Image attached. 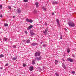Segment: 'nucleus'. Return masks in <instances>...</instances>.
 I'll use <instances>...</instances> for the list:
<instances>
[{"label":"nucleus","instance_id":"obj_1","mask_svg":"<svg viewBox=\"0 0 76 76\" xmlns=\"http://www.w3.org/2000/svg\"><path fill=\"white\" fill-rule=\"evenodd\" d=\"M68 24L69 26L70 27H75V25L76 24L73 23V22H72L71 21H69L68 22Z\"/></svg>","mask_w":76,"mask_h":76},{"label":"nucleus","instance_id":"obj_2","mask_svg":"<svg viewBox=\"0 0 76 76\" xmlns=\"http://www.w3.org/2000/svg\"><path fill=\"white\" fill-rule=\"evenodd\" d=\"M41 55V52H36L34 55V56L35 57H38L39 56H40Z\"/></svg>","mask_w":76,"mask_h":76},{"label":"nucleus","instance_id":"obj_3","mask_svg":"<svg viewBox=\"0 0 76 76\" xmlns=\"http://www.w3.org/2000/svg\"><path fill=\"white\" fill-rule=\"evenodd\" d=\"M42 58V57L39 56V57H36L35 58V59L36 61H39L41 60Z\"/></svg>","mask_w":76,"mask_h":76},{"label":"nucleus","instance_id":"obj_4","mask_svg":"<svg viewBox=\"0 0 76 76\" xmlns=\"http://www.w3.org/2000/svg\"><path fill=\"white\" fill-rule=\"evenodd\" d=\"M48 28H46L45 30V31H43V33L44 35H47L48 34Z\"/></svg>","mask_w":76,"mask_h":76},{"label":"nucleus","instance_id":"obj_5","mask_svg":"<svg viewBox=\"0 0 76 76\" xmlns=\"http://www.w3.org/2000/svg\"><path fill=\"white\" fill-rule=\"evenodd\" d=\"M26 21L27 22H30V23H32V22H33V20L31 19H28V18L26 19Z\"/></svg>","mask_w":76,"mask_h":76},{"label":"nucleus","instance_id":"obj_6","mask_svg":"<svg viewBox=\"0 0 76 76\" xmlns=\"http://www.w3.org/2000/svg\"><path fill=\"white\" fill-rule=\"evenodd\" d=\"M22 12V10L20 9V8H19L17 9V12H16V13H20Z\"/></svg>","mask_w":76,"mask_h":76},{"label":"nucleus","instance_id":"obj_7","mask_svg":"<svg viewBox=\"0 0 76 76\" xmlns=\"http://www.w3.org/2000/svg\"><path fill=\"white\" fill-rule=\"evenodd\" d=\"M56 22L58 26V27H60V21H59L58 19H56Z\"/></svg>","mask_w":76,"mask_h":76},{"label":"nucleus","instance_id":"obj_8","mask_svg":"<svg viewBox=\"0 0 76 76\" xmlns=\"http://www.w3.org/2000/svg\"><path fill=\"white\" fill-rule=\"evenodd\" d=\"M67 61H70V62H73V59H72L70 58H69L67 59Z\"/></svg>","mask_w":76,"mask_h":76},{"label":"nucleus","instance_id":"obj_9","mask_svg":"<svg viewBox=\"0 0 76 76\" xmlns=\"http://www.w3.org/2000/svg\"><path fill=\"white\" fill-rule=\"evenodd\" d=\"M30 34L32 37L33 35H35V33L32 31V30H30Z\"/></svg>","mask_w":76,"mask_h":76},{"label":"nucleus","instance_id":"obj_10","mask_svg":"<svg viewBox=\"0 0 76 76\" xmlns=\"http://www.w3.org/2000/svg\"><path fill=\"white\" fill-rule=\"evenodd\" d=\"M52 4L53 5H55V4H58V2L57 1H53L52 2Z\"/></svg>","mask_w":76,"mask_h":76},{"label":"nucleus","instance_id":"obj_11","mask_svg":"<svg viewBox=\"0 0 76 76\" xmlns=\"http://www.w3.org/2000/svg\"><path fill=\"white\" fill-rule=\"evenodd\" d=\"M62 65L63 68L65 70H66V65H65L64 64V63H62Z\"/></svg>","mask_w":76,"mask_h":76},{"label":"nucleus","instance_id":"obj_12","mask_svg":"<svg viewBox=\"0 0 76 76\" xmlns=\"http://www.w3.org/2000/svg\"><path fill=\"white\" fill-rule=\"evenodd\" d=\"M32 27H33V26H32V25H31L30 26L27 28L28 30H29V29H31V28H32Z\"/></svg>","mask_w":76,"mask_h":76},{"label":"nucleus","instance_id":"obj_13","mask_svg":"<svg viewBox=\"0 0 76 76\" xmlns=\"http://www.w3.org/2000/svg\"><path fill=\"white\" fill-rule=\"evenodd\" d=\"M29 70L30 71H32L34 70V67L33 66H30L29 68Z\"/></svg>","mask_w":76,"mask_h":76},{"label":"nucleus","instance_id":"obj_14","mask_svg":"<svg viewBox=\"0 0 76 76\" xmlns=\"http://www.w3.org/2000/svg\"><path fill=\"white\" fill-rule=\"evenodd\" d=\"M37 44L38 43H37L33 42L31 44V45H32V46H35V45H37Z\"/></svg>","mask_w":76,"mask_h":76},{"label":"nucleus","instance_id":"obj_15","mask_svg":"<svg viewBox=\"0 0 76 76\" xmlns=\"http://www.w3.org/2000/svg\"><path fill=\"white\" fill-rule=\"evenodd\" d=\"M12 60H16L17 59V56H16L14 58H12Z\"/></svg>","mask_w":76,"mask_h":76},{"label":"nucleus","instance_id":"obj_16","mask_svg":"<svg viewBox=\"0 0 76 76\" xmlns=\"http://www.w3.org/2000/svg\"><path fill=\"white\" fill-rule=\"evenodd\" d=\"M35 4L36 5V7H39V5H38V2H36L35 3Z\"/></svg>","mask_w":76,"mask_h":76},{"label":"nucleus","instance_id":"obj_17","mask_svg":"<svg viewBox=\"0 0 76 76\" xmlns=\"http://www.w3.org/2000/svg\"><path fill=\"white\" fill-rule=\"evenodd\" d=\"M35 59L33 60L32 62V64H35Z\"/></svg>","mask_w":76,"mask_h":76},{"label":"nucleus","instance_id":"obj_18","mask_svg":"<svg viewBox=\"0 0 76 76\" xmlns=\"http://www.w3.org/2000/svg\"><path fill=\"white\" fill-rule=\"evenodd\" d=\"M42 9L44 12H45L46 11V8H45V7H42Z\"/></svg>","mask_w":76,"mask_h":76},{"label":"nucleus","instance_id":"obj_19","mask_svg":"<svg viewBox=\"0 0 76 76\" xmlns=\"http://www.w3.org/2000/svg\"><path fill=\"white\" fill-rule=\"evenodd\" d=\"M30 40L29 39H28L26 41V43H27L28 44L30 42Z\"/></svg>","mask_w":76,"mask_h":76},{"label":"nucleus","instance_id":"obj_20","mask_svg":"<svg viewBox=\"0 0 76 76\" xmlns=\"http://www.w3.org/2000/svg\"><path fill=\"white\" fill-rule=\"evenodd\" d=\"M4 26H8L9 24H7V23H4Z\"/></svg>","mask_w":76,"mask_h":76},{"label":"nucleus","instance_id":"obj_21","mask_svg":"<svg viewBox=\"0 0 76 76\" xmlns=\"http://www.w3.org/2000/svg\"><path fill=\"white\" fill-rule=\"evenodd\" d=\"M2 57H4V56L3 54L0 55V58H2Z\"/></svg>","mask_w":76,"mask_h":76},{"label":"nucleus","instance_id":"obj_22","mask_svg":"<svg viewBox=\"0 0 76 76\" xmlns=\"http://www.w3.org/2000/svg\"><path fill=\"white\" fill-rule=\"evenodd\" d=\"M4 40L5 41H6L7 40V39L6 37H4Z\"/></svg>","mask_w":76,"mask_h":76},{"label":"nucleus","instance_id":"obj_23","mask_svg":"<svg viewBox=\"0 0 76 76\" xmlns=\"http://www.w3.org/2000/svg\"><path fill=\"white\" fill-rule=\"evenodd\" d=\"M55 64H57L58 63V61H57V60H56L55 61Z\"/></svg>","mask_w":76,"mask_h":76},{"label":"nucleus","instance_id":"obj_24","mask_svg":"<svg viewBox=\"0 0 76 76\" xmlns=\"http://www.w3.org/2000/svg\"><path fill=\"white\" fill-rule=\"evenodd\" d=\"M3 8V6H2V5H0V9H2Z\"/></svg>","mask_w":76,"mask_h":76},{"label":"nucleus","instance_id":"obj_25","mask_svg":"<svg viewBox=\"0 0 76 76\" xmlns=\"http://www.w3.org/2000/svg\"><path fill=\"white\" fill-rule=\"evenodd\" d=\"M13 47L14 48H16V46L15 45H13Z\"/></svg>","mask_w":76,"mask_h":76},{"label":"nucleus","instance_id":"obj_26","mask_svg":"<svg viewBox=\"0 0 76 76\" xmlns=\"http://www.w3.org/2000/svg\"><path fill=\"white\" fill-rule=\"evenodd\" d=\"M67 52L68 53H70V49H68L67 50Z\"/></svg>","mask_w":76,"mask_h":76},{"label":"nucleus","instance_id":"obj_27","mask_svg":"<svg viewBox=\"0 0 76 76\" xmlns=\"http://www.w3.org/2000/svg\"><path fill=\"white\" fill-rule=\"evenodd\" d=\"M72 57H74V58H75V54H72Z\"/></svg>","mask_w":76,"mask_h":76},{"label":"nucleus","instance_id":"obj_28","mask_svg":"<svg viewBox=\"0 0 76 76\" xmlns=\"http://www.w3.org/2000/svg\"><path fill=\"white\" fill-rule=\"evenodd\" d=\"M23 1L24 2H25L26 3V2H28V0H24Z\"/></svg>","mask_w":76,"mask_h":76},{"label":"nucleus","instance_id":"obj_29","mask_svg":"<svg viewBox=\"0 0 76 76\" xmlns=\"http://www.w3.org/2000/svg\"><path fill=\"white\" fill-rule=\"evenodd\" d=\"M23 67H25V66H26V64H23Z\"/></svg>","mask_w":76,"mask_h":76},{"label":"nucleus","instance_id":"obj_30","mask_svg":"<svg viewBox=\"0 0 76 76\" xmlns=\"http://www.w3.org/2000/svg\"><path fill=\"white\" fill-rule=\"evenodd\" d=\"M25 33L26 34H28V31H25Z\"/></svg>","mask_w":76,"mask_h":76},{"label":"nucleus","instance_id":"obj_31","mask_svg":"<svg viewBox=\"0 0 76 76\" xmlns=\"http://www.w3.org/2000/svg\"><path fill=\"white\" fill-rule=\"evenodd\" d=\"M72 73H73L74 74H75V71H73L72 72Z\"/></svg>","mask_w":76,"mask_h":76},{"label":"nucleus","instance_id":"obj_32","mask_svg":"<svg viewBox=\"0 0 76 76\" xmlns=\"http://www.w3.org/2000/svg\"><path fill=\"white\" fill-rule=\"evenodd\" d=\"M60 39H62V35H61Z\"/></svg>","mask_w":76,"mask_h":76},{"label":"nucleus","instance_id":"obj_33","mask_svg":"<svg viewBox=\"0 0 76 76\" xmlns=\"http://www.w3.org/2000/svg\"><path fill=\"white\" fill-rule=\"evenodd\" d=\"M8 64H5V66H8Z\"/></svg>","mask_w":76,"mask_h":76},{"label":"nucleus","instance_id":"obj_34","mask_svg":"<svg viewBox=\"0 0 76 76\" xmlns=\"http://www.w3.org/2000/svg\"><path fill=\"white\" fill-rule=\"evenodd\" d=\"M0 17H1V18H2V17H3V15H0Z\"/></svg>","mask_w":76,"mask_h":76},{"label":"nucleus","instance_id":"obj_35","mask_svg":"<svg viewBox=\"0 0 76 76\" xmlns=\"http://www.w3.org/2000/svg\"><path fill=\"white\" fill-rule=\"evenodd\" d=\"M8 7H9V9H11V7L9 6Z\"/></svg>","mask_w":76,"mask_h":76},{"label":"nucleus","instance_id":"obj_36","mask_svg":"<svg viewBox=\"0 0 76 76\" xmlns=\"http://www.w3.org/2000/svg\"><path fill=\"white\" fill-rule=\"evenodd\" d=\"M52 15H54V12H53L52 13Z\"/></svg>","mask_w":76,"mask_h":76},{"label":"nucleus","instance_id":"obj_37","mask_svg":"<svg viewBox=\"0 0 76 76\" xmlns=\"http://www.w3.org/2000/svg\"><path fill=\"white\" fill-rule=\"evenodd\" d=\"M0 69H3V67H0Z\"/></svg>","mask_w":76,"mask_h":76},{"label":"nucleus","instance_id":"obj_38","mask_svg":"<svg viewBox=\"0 0 76 76\" xmlns=\"http://www.w3.org/2000/svg\"><path fill=\"white\" fill-rule=\"evenodd\" d=\"M45 25H47V23H45Z\"/></svg>","mask_w":76,"mask_h":76},{"label":"nucleus","instance_id":"obj_39","mask_svg":"<svg viewBox=\"0 0 76 76\" xmlns=\"http://www.w3.org/2000/svg\"><path fill=\"white\" fill-rule=\"evenodd\" d=\"M43 47H46L45 45H43Z\"/></svg>","mask_w":76,"mask_h":76},{"label":"nucleus","instance_id":"obj_40","mask_svg":"<svg viewBox=\"0 0 76 76\" xmlns=\"http://www.w3.org/2000/svg\"><path fill=\"white\" fill-rule=\"evenodd\" d=\"M63 61H65V60H64V59H63Z\"/></svg>","mask_w":76,"mask_h":76},{"label":"nucleus","instance_id":"obj_41","mask_svg":"<svg viewBox=\"0 0 76 76\" xmlns=\"http://www.w3.org/2000/svg\"><path fill=\"white\" fill-rule=\"evenodd\" d=\"M64 30H65V31H67V29L66 28H64Z\"/></svg>","mask_w":76,"mask_h":76},{"label":"nucleus","instance_id":"obj_42","mask_svg":"<svg viewBox=\"0 0 76 76\" xmlns=\"http://www.w3.org/2000/svg\"><path fill=\"white\" fill-rule=\"evenodd\" d=\"M23 42H25V40H23Z\"/></svg>","mask_w":76,"mask_h":76},{"label":"nucleus","instance_id":"obj_43","mask_svg":"<svg viewBox=\"0 0 76 76\" xmlns=\"http://www.w3.org/2000/svg\"><path fill=\"white\" fill-rule=\"evenodd\" d=\"M39 69H40V70H41V68H39Z\"/></svg>","mask_w":76,"mask_h":76},{"label":"nucleus","instance_id":"obj_44","mask_svg":"<svg viewBox=\"0 0 76 76\" xmlns=\"http://www.w3.org/2000/svg\"><path fill=\"white\" fill-rule=\"evenodd\" d=\"M13 18H15V16H14L13 17Z\"/></svg>","mask_w":76,"mask_h":76},{"label":"nucleus","instance_id":"obj_45","mask_svg":"<svg viewBox=\"0 0 76 76\" xmlns=\"http://www.w3.org/2000/svg\"><path fill=\"white\" fill-rule=\"evenodd\" d=\"M42 42H41V44H42Z\"/></svg>","mask_w":76,"mask_h":76},{"label":"nucleus","instance_id":"obj_46","mask_svg":"<svg viewBox=\"0 0 76 76\" xmlns=\"http://www.w3.org/2000/svg\"><path fill=\"white\" fill-rule=\"evenodd\" d=\"M55 12L56 13V12Z\"/></svg>","mask_w":76,"mask_h":76}]
</instances>
